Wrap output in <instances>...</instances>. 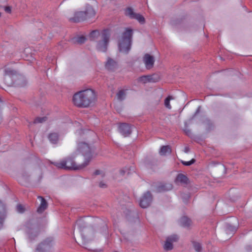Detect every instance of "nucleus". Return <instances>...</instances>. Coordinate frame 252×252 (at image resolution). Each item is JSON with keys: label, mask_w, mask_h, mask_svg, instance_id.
I'll return each mask as SVG.
<instances>
[{"label": "nucleus", "mask_w": 252, "mask_h": 252, "mask_svg": "<svg viewBox=\"0 0 252 252\" xmlns=\"http://www.w3.org/2000/svg\"><path fill=\"white\" fill-rule=\"evenodd\" d=\"M77 151L79 154H82V156L77 159L76 162L72 158H67L65 159L53 164L57 168L61 169L80 170L84 168L89 164L92 158L91 149L87 144L80 143L78 145Z\"/></svg>", "instance_id": "1"}, {"label": "nucleus", "mask_w": 252, "mask_h": 252, "mask_svg": "<svg viewBox=\"0 0 252 252\" xmlns=\"http://www.w3.org/2000/svg\"><path fill=\"white\" fill-rule=\"evenodd\" d=\"M96 99L95 92L93 89H88L75 93L73 95L72 100L75 106L87 108L94 105Z\"/></svg>", "instance_id": "2"}, {"label": "nucleus", "mask_w": 252, "mask_h": 252, "mask_svg": "<svg viewBox=\"0 0 252 252\" xmlns=\"http://www.w3.org/2000/svg\"><path fill=\"white\" fill-rule=\"evenodd\" d=\"M95 15L96 11L93 6L87 4L82 8L81 10L76 12L70 20L75 22H79L93 19L94 18Z\"/></svg>", "instance_id": "3"}, {"label": "nucleus", "mask_w": 252, "mask_h": 252, "mask_svg": "<svg viewBox=\"0 0 252 252\" xmlns=\"http://www.w3.org/2000/svg\"><path fill=\"white\" fill-rule=\"evenodd\" d=\"M132 38V30L126 28L118 40L120 52L127 54L130 50Z\"/></svg>", "instance_id": "4"}, {"label": "nucleus", "mask_w": 252, "mask_h": 252, "mask_svg": "<svg viewBox=\"0 0 252 252\" xmlns=\"http://www.w3.org/2000/svg\"><path fill=\"white\" fill-rule=\"evenodd\" d=\"M110 34L107 31H103L102 33L101 40L97 43L96 48L98 50L105 52L109 41Z\"/></svg>", "instance_id": "5"}, {"label": "nucleus", "mask_w": 252, "mask_h": 252, "mask_svg": "<svg viewBox=\"0 0 252 252\" xmlns=\"http://www.w3.org/2000/svg\"><path fill=\"white\" fill-rule=\"evenodd\" d=\"M152 196L149 191L146 192L141 197L139 205L141 207L146 208L149 207L152 202Z\"/></svg>", "instance_id": "6"}, {"label": "nucleus", "mask_w": 252, "mask_h": 252, "mask_svg": "<svg viewBox=\"0 0 252 252\" xmlns=\"http://www.w3.org/2000/svg\"><path fill=\"white\" fill-rule=\"evenodd\" d=\"M178 239L177 235H172L167 238L163 248L166 251H170L173 249V243L176 242Z\"/></svg>", "instance_id": "7"}, {"label": "nucleus", "mask_w": 252, "mask_h": 252, "mask_svg": "<svg viewBox=\"0 0 252 252\" xmlns=\"http://www.w3.org/2000/svg\"><path fill=\"white\" fill-rule=\"evenodd\" d=\"M143 61L147 69H150L154 66L155 59L153 56L146 54L143 57Z\"/></svg>", "instance_id": "8"}, {"label": "nucleus", "mask_w": 252, "mask_h": 252, "mask_svg": "<svg viewBox=\"0 0 252 252\" xmlns=\"http://www.w3.org/2000/svg\"><path fill=\"white\" fill-rule=\"evenodd\" d=\"M120 132L125 136L129 135L131 131L130 126L126 124H122L119 126Z\"/></svg>", "instance_id": "9"}, {"label": "nucleus", "mask_w": 252, "mask_h": 252, "mask_svg": "<svg viewBox=\"0 0 252 252\" xmlns=\"http://www.w3.org/2000/svg\"><path fill=\"white\" fill-rule=\"evenodd\" d=\"M47 138L51 143L57 144L59 141L60 137L58 133L52 132L48 134Z\"/></svg>", "instance_id": "10"}, {"label": "nucleus", "mask_w": 252, "mask_h": 252, "mask_svg": "<svg viewBox=\"0 0 252 252\" xmlns=\"http://www.w3.org/2000/svg\"><path fill=\"white\" fill-rule=\"evenodd\" d=\"M17 72L14 69L5 66L4 68V79L6 80L8 77L12 78L16 75Z\"/></svg>", "instance_id": "11"}, {"label": "nucleus", "mask_w": 252, "mask_h": 252, "mask_svg": "<svg viewBox=\"0 0 252 252\" xmlns=\"http://www.w3.org/2000/svg\"><path fill=\"white\" fill-rule=\"evenodd\" d=\"M38 198L41 200V203L37 208L38 213H42L47 207V203L45 199L41 196H38Z\"/></svg>", "instance_id": "12"}, {"label": "nucleus", "mask_w": 252, "mask_h": 252, "mask_svg": "<svg viewBox=\"0 0 252 252\" xmlns=\"http://www.w3.org/2000/svg\"><path fill=\"white\" fill-rule=\"evenodd\" d=\"M117 66V64L115 61L111 59H108L106 64V68L109 70H113Z\"/></svg>", "instance_id": "13"}, {"label": "nucleus", "mask_w": 252, "mask_h": 252, "mask_svg": "<svg viewBox=\"0 0 252 252\" xmlns=\"http://www.w3.org/2000/svg\"><path fill=\"white\" fill-rule=\"evenodd\" d=\"M159 153L161 156H165L171 153V149L169 146H163L161 147Z\"/></svg>", "instance_id": "14"}, {"label": "nucleus", "mask_w": 252, "mask_h": 252, "mask_svg": "<svg viewBox=\"0 0 252 252\" xmlns=\"http://www.w3.org/2000/svg\"><path fill=\"white\" fill-rule=\"evenodd\" d=\"M125 15L128 17L130 19H134L137 14L134 11V10L131 7L126 8L125 11Z\"/></svg>", "instance_id": "15"}, {"label": "nucleus", "mask_w": 252, "mask_h": 252, "mask_svg": "<svg viewBox=\"0 0 252 252\" xmlns=\"http://www.w3.org/2000/svg\"><path fill=\"white\" fill-rule=\"evenodd\" d=\"M188 180L187 177L183 174H179L176 179L177 183H186Z\"/></svg>", "instance_id": "16"}, {"label": "nucleus", "mask_w": 252, "mask_h": 252, "mask_svg": "<svg viewBox=\"0 0 252 252\" xmlns=\"http://www.w3.org/2000/svg\"><path fill=\"white\" fill-rule=\"evenodd\" d=\"M138 81L143 83L152 82L151 76H143L138 78Z\"/></svg>", "instance_id": "17"}, {"label": "nucleus", "mask_w": 252, "mask_h": 252, "mask_svg": "<svg viewBox=\"0 0 252 252\" xmlns=\"http://www.w3.org/2000/svg\"><path fill=\"white\" fill-rule=\"evenodd\" d=\"M174 99L173 97L172 96H168L167 97H166L165 98V99L164 100V105L165 106L169 109H170L171 108V106L170 105V101L171 100H173Z\"/></svg>", "instance_id": "18"}, {"label": "nucleus", "mask_w": 252, "mask_h": 252, "mask_svg": "<svg viewBox=\"0 0 252 252\" xmlns=\"http://www.w3.org/2000/svg\"><path fill=\"white\" fill-rule=\"evenodd\" d=\"M134 19L137 20L141 24H144L145 23V19L144 17L139 13H137Z\"/></svg>", "instance_id": "19"}, {"label": "nucleus", "mask_w": 252, "mask_h": 252, "mask_svg": "<svg viewBox=\"0 0 252 252\" xmlns=\"http://www.w3.org/2000/svg\"><path fill=\"white\" fill-rule=\"evenodd\" d=\"M172 189V185L170 184H167L166 185H162L158 187V191H164Z\"/></svg>", "instance_id": "20"}, {"label": "nucleus", "mask_w": 252, "mask_h": 252, "mask_svg": "<svg viewBox=\"0 0 252 252\" xmlns=\"http://www.w3.org/2000/svg\"><path fill=\"white\" fill-rule=\"evenodd\" d=\"M100 36V32L98 31L95 30L92 31L90 33V37L92 39L94 40Z\"/></svg>", "instance_id": "21"}, {"label": "nucleus", "mask_w": 252, "mask_h": 252, "mask_svg": "<svg viewBox=\"0 0 252 252\" xmlns=\"http://www.w3.org/2000/svg\"><path fill=\"white\" fill-rule=\"evenodd\" d=\"M117 98L119 100H122L125 98L126 93L124 90H120L117 94Z\"/></svg>", "instance_id": "22"}, {"label": "nucleus", "mask_w": 252, "mask_h": 252, "mask_svg": "<svg viewBox=\"0 0 252 252\" xmlns=\"http://www.w3.org/2000/svg\"><path fill=\"white\" fill-rule=\"evenodd\" d=\"M5 211L6 209L4 204L0 200V215L4 216Z\"/></svg>", "instance_id": "23"}, {"label": "nucleus", "mask_w": 252, "mask_h": 252, "mask_svg": "<svg viewBox=\"0 0 252 252\" xmlns=\"http://www.w3.org/2000/svg\"><path fill=\"white\" fill-rule=\"evenodd\" d=\"M192 244L193 248L196 252H199L201 251L202 247L200 243L196 242H193Z\"/></svg>", "instance_id": "24"}, {"label": "nucleus", "mask_w": 252, "mask_h": 252, "mask_svg": "<svg viewBox=\"0 0 252 252\" xmlns=\"http://www.w3.org/2000/svg\"><path fill=\"white\" fill-rule=\"evenodd\" d=\"M86 40V39L84 36H80L75 39V43L79 44H81L84 43L85 42Z\"/></svg>", "instance_id": "25"}, {"label": "nucleus", "mask_w": 252, "mask_h": 252, "mask_svg": "<svg viewBox=\"0 0 252 252\" xmlns=\"http://www.w3.org/2000/svg\"><path fill=\"white\" fill-rule=\"evenodd\" d=\"M47 120L46 117H37L35 118L34 120V124H37V123H42L44 122H45Z\"/></svg>", "instance_id": "26"}, {"label": "nucleus", "mask_w": 252, "mask_h": 252, "mask_svg": "<svg viewBox=\"0 0 252 252\" xmlns=\"http://www.w3.org/2000/svg\"><path fill=\"white\" fill-rule=\"evenodd\" d=\"M17 210L18 212L20 213H23L25 210L24 207L21 204H18L17 206Z\"/></svg>", "instance_id": "27"}, {"label": "nucleus", "mask_w": 252, "mask_h": 252, "mask_svg": "<svg viewBox=\"0 0 252 252\" xmlns=\"http://www.w3.org/2000/svg\"><path fill=\"white\" fill-rule=\"evenodd\" d=\"M194 162H195V159H192L191 160H190L189 161H182V163L184 165H186V166L190 165L192 164H193Z\"/></svg>", "instance_id": "28"}, {"label": "nucleus", "mask_w": 252, "mask_h": 252, "mask_svg": "<svg viewBox=\"0 0 252 252\" xmlns=\"http://www.w3.org/2000/svg\"><path fill=\"white\" fill-rule=\"evenodd\" d=\"M182 222H185V221H187V224H185H185H184V225L185 226H186V225H188L189 224L190 220H188V219L187 218H183L182 219Z\"/></svg>", "instance_id": "29"}, {"label": "nucleus", "mask_w": 252, "mask_h": 252, "mask_svg": "<svg viewBox=\"0 0 252 252\" xmlns=\"http://www.w3.org/2000/svg\"><path fill=\"white\" fill-rule=\"evenodd\" d=\"M4 216L0 215V229L2 227Z\"/></svg>", "instance_id": "30"}, {"label": "nucleus", "mask_w": 252, "mask_h": 252, "mask_svg": "<svg viewBox=\"0 0 252 252\" xmlns=\"http://www.w3.org/2000/svg\"><path fill=\"white\" fill-rule=\"evenodd\" d=\"M99 187L101 188H106L107 187V185L103 182H101L99 184Z\"/></svg>", "instance_id": "31"}, {"label": "nucleus", "mask_w": 252, "mask_h": 252, "mask_svg": "<svg viewBox=\"0 0 252 252\" xmlns=\"http://www.w3.org/2000/svg\"><path fill=\"white\" fill-rule=\"evenodd\" d=\"M4 10L6 12H8V13H10L11 12V8L9 6L5 7L4 8Z\"/></svg>", "instance_id": "32"}, {"label": "nucleus", "mask_w": 252, "mask_h": 252, "mask_svg": "<svg viewBox=\"0 0 252 252\" xmlns=\"http://www.w3.org/2000/svg\"><path fill=\"white\" fill-rule=\"evenodd\" d=\"M94 174L95 175H96L100 174V171L98 170H96V171H95V172H94Z\"/></svg>", "instance_id": "33"}, {"label": "nucleus", "mask_w": 252, "mask_h": 252, "mask_svg": "<svg viewBox=\"0 0 252 252\" xmlns=\"http://www.w3.org/2000/svg\"><path fill=\"white\" fill-rule=\"evenodd\" d=\"M185 152H188L189 151V148L187 147H186L185 149Z\"/></svg>", "instance_id": "34"}, {"label": "nucleus", "mask_w": 252, "mask_h": 252, "mask_svg": "<svg viewBox=\"0 0 252 252\" xmlns=\"http://www.w3.org/2000/svg\"><path fill=\"white\" fill-rule=\"evenodd\" d=\"M81 222V221H79L78 223H80Z\"/></svg>", "instance_id": "35"}]
</instances>
